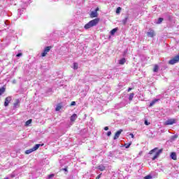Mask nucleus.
Here are the masks:
<instances>
[{"mask_svg":"<svg viewBox=\"0 0 179 179\" xmlns=\"http://www.w3.org/2000/svg\"><path fill=\"white\" fill-rule=\"evenodd\" d=\"M20 8H18V13L22 15V12L30 5V0H20L18 3Z\"/></svg>","mask_w":179,"mask_h":179,"instance_id":"1","label":"nucleus"},{"mask_svg":"<svg viewBox=\"0 0 179 179\" xmlns=\"http://www.w3.org/2000/svg\"><path fill=\"white\" fill-rule=\"evenodd\" d=\"M157 148H155L150 151L149 155H150V158L152 160H156L159 156H160V154L163 152V148L157 151Z\"/></svg>","mask_w":179,"mask_h":179,"instance_id":"2","label":"nucleus"},{"mask_svg":"<svg viewBox=\"0 0 179 179\" xmlns=\"http://www.w3.org/2000/svg\"><path fill=\"white\" fill-rule=\"evenodd\" d=\"M99 22H100L99 18H95L91 21H90L87 24H86L84 27L85 30L90 29L91 27H94V26H97L99 24Z\"/></svg>","mask_w":179,"mask_h":179,"instance_id":"3","label":"nucleus"},{"mask_svg":"<svg viewBox=\"0 0 179 179\" xmlns=\"http://www.w3.org/2000/svg\"><path fill=\"white\" fill-rule=\"evenodd\" d=\"M178 61H179V55H176L173 59L169 60V64L170 65H174V64H177Z\"/></svg>","mask_w":179,"mask_h":179,"instance_id":"4","label":"nucleus"},{"mask_svg":"<svg viewBox=\"0 0 179 179\" xmlns=\"http://www.w3.org/2000/svg\"><path fill=\"white\" fill-rule=\"evenodd\" d=\"M50 50H51V46L46 47L44 49L43 52L41 54L42 57H45V55H47L48 52H50Z\"/></svg>","mask_w":179,"mask_h":179,"instance_id":"5","label":"nucleus"},{"mask_svg":"<svg viewBox=\"0 0 179 179\" xmlns=\"http://www.w3.org/2000/svg\"><path fill=\"white\" fill-rule=\"evenodd\" d=\"M176 124V119H169L165 122V125H173Z\"/></svg>","mask_w":179,"mask_h":179,"instance_id":"6","label":"nucleus"},{"mask_svg":"<svg viewBox=\"0 0 179 179\" xmlns=\"http://www.w3.org/2000/svg\"><path fill=\"white\" fill-rule=\"evenodd\" d=\"M10 101H12V97L11 96L6 97L4 102L5 107H8Z\"/></svg>","mask_w":179,"mask_h":179,"instance_id":"7","label":"nucleus"},{"mask_svg":"<svg viewBox=\"0 0 179 179\" xmlns=\"http://www.w3.org/2000/svg\"><path fill=\"white\" fill-rule=\"evenodd\" d=\"M148 37H155V31L153 29H149L147 32Z\"/></svg>","mask_w":179,"mask_h":179,"instance_id":"8","label":"nucleus"},{"mask_svg":"<svg viewBox=\"0 0 179 179\" xmlns=\"http://www.w3.org/2000/svg\"><path fill=\"white\" fill-rule=\"evenodd\" d=\"M122 129H120L119 131H117L115 133L113 139H114V140L118 139V138H120V135H121V133H122Z\"/></svg>","mask_w":179,"mask_h":179,"instance_id":"9","label":"nucleus"},{"mask_svg":"<svg viewBox=\"0 0 179 179\" xmlns=\"http://www.w3.org/2000/svg\"><path fill=\"white\" fill-rule=\"evenodd\" d=\"M76 118H78V115H76V113L73 114L71 117H70V121H71V122H73L75 121H76Z\"/></svg>","mask_w":179,"mask_h":179,"instance_id":"10","label":"nucleus"},{"mask_svg":"<svg viewBox=\"0 0 179 179\" xmlns=\"http://www.w3.org/2000/svg\"><path fill=\"white\" fill-rule=\"evenodd\" d=\"M20 106V100L16 99L15 103H13L14 108H17Z\"/></svg>","mask_w":179,"mask_h":179,"instance_id":"11","label":"nucleus"},{"mask_svg":"<svg viewBox=\"0 0 179 179\" xmlns=\"http://www.w3.org/2000/svg\"><path fill=\"white\" fill-rule=\"evenodd\" d=\"M99 16V14L96 13V11H92L90 13V17H97Z\"/></svg>","mask_w":179,"mask_h":179,"instance_id":"12","label":"nucleus"},{"mask_svg":"<svg viewBox=\"0 0 179 179\" xmlns=\"http://www.w3.org/2000/svg\"><path fill=\"white\" fill-rule=\"evenodd\" d=\"M160 99H154L152 100L150 103V107H153V106H155V104H156V103H157V101H159Z\"/></svg>","mask_w":179,"mask_h":179,"instance_id":"13","label":"nucleus"},{"mask_svg":"<svg viewBox=\"0 0 179 179\" xmlns=\"http://www.w3.org/2000/svg\"><path fill=\"white\" fill-rule=\"evenodd\" d=\"M171 159H172V160H176L177 159V154H176V152H171Z\"/></svg>","mask_w":179,"mask_h":179,"instance_id":"14","label":"nucleus"},{"mask_svg":"<svg viewBox=\"0 0 179 179\" xmlns=\"http://www.w3.org/2000/svg\"><path fill=\"white\" fill-rule=\"evenodd\" d=\"M62 108V103H58L56 106L55 111H59Z\"/></svg>","mask_w":179,"mask_h":179,"instance_id":"15","label":"nucleus"},{"mask_svg":"<svg viewBox=\"0 0 179 179\" xmlns=\"http://www.w3.org/2000/svg\"><path fill=\"white\" fill-rule=\"evenodd\" d=\"M97 169L98 170H100V171H104V170H106V166L103 165H99Z\"/></svg>","mask_w":179,"mask_h":179,"instance_id":"16","label":"nucleus"},{"mask_svg":"<svg viewBox=\"0 0 179 179\" xmlns=\"http://www.w3.org/2000/svg\"><path fill=\"white\" fill-rule=\"evenodd\" d=\"M117 31H118V28H114L113 29H112L110 31L111 36H114V34H115V33H117Z\"/></svg>","mask_w":179,"mask_h":179,"instance_id":"17","label":"nucleus"},{"mask_svg":"<svg viewBox=\"0 0 179 179\" xmlns=\"http://www.w3.org/2000/svg\"><path fill=\"white\" fill-rule=\"evenodd\" d=\"M125 62H127V60L125 59V58H122L120 60H119L120 65H124V64H125Z\"/></svg>","mask_w":179,"mask_h":179,"instance_id":"18","label":"nucleus"},{"mask_svg":"<svg viewBox=\"0 0 179 179\" xmlns=\"http://www.w3.org/2000/svg\"><path fill=\"white\" fill-rule=\"evenodd\" d=\"M177 138H178V135H177V134L172 136L171 137V142H174V141H176V139H177Z\"/></svg>","mask_w":179,"mask_h":179,"instance_id":"19","label":"nucleus"},{"mask_svg":"<svg viewBox=\"0 0 179 179\" xmlns=\"http://www.w3.org/2000/svg\"><path fill=\"white\" fill-rule=\"evenodd\" d=\"M33 152H34V150H33V148H31L29 150H27L25 151V155H30V153H33Z\"/></svg>","mask_w":179,"mask_h":179,"instance_id":"20","label":"nucleus"},{"mask_svg":"<svg viewBox=\"0 0 179 179\" xmlns=\"http://www.w3.org/2000/svg\"><path fill=\"white\" fill-rule=\"evenodd\" d=\"M134 96H135L134 93H131L129 96V101H132L133 99H134Z\"/></svg>","mask_w":179,"mask_h":179,"instance_id":"21","label":"nucleus"},{"mask_svg":"<svg viewBox=\"0 0 179 179\" xmlns=\"http://www.w3.org/2000/svg\"><path fill=\"white\" fill-rule=\"evenodd\" d=\"M127 22H128V16H127L124 20H122V22L124 25H126Z\"/></svg>","mask_w":179,"mask_h":179,"instance_id":"22","label":"nucleus"},{"mask_svg":"<svg viewBox=\"0 0 179 179\" xmlns=\"http://www.w3.org/2000/svg\"><path fill=\"white\" fill-rule=\"evenodd\" d=\"M40 144H36V145H35L33 148H32V149L34 150V152H35V150H37V149H38V148H40Z\"/></svg>","mask_w":179,"mask_h":179,"instance_id":"23","label":"nucleus"},{"mask_svg":"<svg viewBox=\"0 0 179 179\" xmlns=\"http://www.w3.org/2000/svg\"><path fill=\"white\" fill-rule=\"evenodd\" d=\"M159 71V66L157 64H155L154 66L153 71L154 72H157Z\"/></svg>","mask_w":179,"mask_h":179,"instance_id":"24","label":"nucleus"},{"mask_svg":"<svg viewBox=\"0 0 179 179\" xmlns=\"http://www.w3.org/2000/svg\"><path fill=\"white\" fill-rule=\"evenodd\" d=\"M5 93V87L0 88V96H2Z\"/></svg>","mask_w":179,"mask_h":179,"instance_id":"25","label":"nucleus"},{"mask_svg":"<svg viewBox=\"0 0 179 179\" xmlns=\"http://www.w3.org/2000/svg\"><path fill=\"white\" fill-rule=\"evenodd\" d=\"M164 19L162 17H159L157 20V22H156L157 24H160V23H162V22H163Z\"/></svg>","mask_w":179,"mask_h":179,"instance_id":"26","label":"nucleus"},{"mask_svg":"<svg viewBox=\"0 0 179 179\" xmlns=\"http://www.w3.org/2000/svg\"><path fill=\"white\" fill-rule=\"evenodd\" d=\"M79 68V64L78 63H73V69H78Z\"/></svg>","mask_w":179,"mask_h":179,"instance_id":"27","label":"nucleus"},{"mask_svg":"<svg viewBox=\"0 0 179 179\" xmlns=\"http://www.w3.org/2000/svg\"><path fill=\"white\" fill-rule=\"evenodd\" d=\"M124 146H125L126 149H129V146H131V143H125Z\"/></svg>","mask_w":179,"mask_h":179,"instance_id":"28","label":"nucleus"},{"mask_svg":"<svg viewBox=\"0 0 179 179\" xmlns=\"http://www.w3.org/2000/svg\"><path fill=\"white\" fill-rule=\"evenodd\" d=\"M30 124H31V120H27V121L26 122V123H25V124H26L27 126L30 125Z\"/></svg>","mask_w":179,"mask_h":179,"instance_id":"29","label":"nucleus"},{"mask_svg":"<svg viewBox=\"0 0 179 179\" xmlns=\"http://www.w3.org/2000/svg\"><path fill=\"white\" fill-rule=\"evenodd\" d=\"M121 12V7H118L116 10V13H120Z\"/></svg>","mask_w":179,"mask_h":179,"instance_id":"30","label":"nucleus"},{"mask_svg":"<svg viewBox=\"0 0 179 179\" xmlns=\"http://www.w3.org/2000/svg\"><path fill=\"white\" fill-rule=\"evenodd\" d=\"M144 179H152V176L148 175L144 178Z\"/></svg>","mask_w":179,"mask_h":179,"instance_id":"31","label":"nucleus"},{"mask_svg":"<svg viewBox=\"0 0 179 179\" xmlns=\"http://www.w3.org/2000/svg\"><path fill=\"white\" fill-rule=\"evenodd\" d=\"M55 174L54 173H52V174H50V175H49L48 176V178L50 179V178H52V177H55Z\"/></svg>","mask_w":179,"mask_h":179,"instance_id":"32","label":"nucleus"},{"mask_svg":"<svg viewBox=\"0 0 179 179\" xmlns=\"http://www.w3.org/2000/svg\"><path fill=\"white\" fill-rule=\"evenodd\" d=\"M22 55H23V54L20 52L16 55V57H22Z\"/></svg>","mask_w":179,"mask_h":179,"instance_id":"33","label":"nucleus"},{"mask_svg":"<svg viewBox=\"0 0 179 179\" xmlns=\"http://www.w3.org/2000/svg\"><path fill=\"white\" fill-rule=\"evenodd\" d=\"M71 106H76V102L72 101Z\"/></svg>","mask_w":179,"mask_h":179,"instance_id":"34","label":"nucleus"},{"mask_svg":"<svg viewBox=\"0 0 179 179\" xmlns=\"http://www.w3.org/2000/svg\"><path fill=\"white\" fill-rule=\"evenodd\" d=\"M108 157H113V152H109Z\"/></svg>","mask_w":179,"mask_h":179,"instance_id":"35","label":"nucleus"},{"mask_svg":"<svg viewBox=\"0 0 179 179\" xmlns=\"http://www.w3.org/2000/svg\"><path fill=\"white\" fill-rule=\"evenodd\" d=\"M107 136H111V131H108Z\"/></svg>","mask_w":179,"mask_h":179,"instance_id":"36","label":"nucleus"},{"mask_svg":"<svg viewBox=\"0 0 179 179\" xmlns=\"http://www.w3.org/2000/svg\"><path fill=\"white\" fill-rule=\"evenodd\" d=\"M101 177V174H99L97 176V177L96 178V179H100Z\"/></svg>","mask_w":179,"mask_h":179,"instance_id":"37","label":"nucleus"},{"mask_svg":"<svg viewBox=\"0 0 179 179\" xmlns=\"http://www.w3.org/2000/svg\"><path fill=\"white\" fill-rule=\"evenodd\" d=\"M145 125H149L150 123L148 122V120H145L144 122Z\"/></svg>","mask_w":179,"mask_h":179,"instance_id":"38","label":"nucleus"},{"mask_svg":"<svg viewBox=\"0 0 179 179\" xmlns=\"http://www.w3.org/2000/svg\"><path fill=\"white\" fill-rule=\"evenodd\" d=\"M104 131H108V127H104Z\"/></svg>","mask_w":179,"mask_h":179,"instance_id":"39","label":"nucleus"},{"mask_svg":"<svg viewBox=\"0 0 179 179\" xmlns=\"http://www.w3.org/2000/svg\"><path fill=\"white\" fill-rule=\"evenodd\" d=\"M99 7H97V8L95 9L94 11L97 13V12H99Z\"/></svg>","mask_w":179,"mask_h":179,"instance_id":"40","label":"nucleus"},{"mask_svg":"<svg viewBox=\"0 0 179 179\" xmlns=\"http://www.w3.org/2000/svg\"><path fill=\"white\" fill-rule=\"evenodd\" d=\"M130 136H131L132 138H135V136H134L133 134H130Z\"/></svg>","mask_w":179,"mask_h":179,"instance_id":"41","label":"nucleus"},{"mask_svg":"<svg viewBox=\"0 0 179 179\" xmlns=\"http://www.w3.org/2000/svg\"><path fill=\"white\" fill-rule=\"evenodd\" d=\"M131 90H132V88L129 87V88H128V90H127V92H129Z\"/></svg>","mask_w":179,"mask_h":179,"instance_id":"42","label":"nucleus"},{"mask_svg":"<svg viewBox=\"0 0 179 179\" xmlns=\"http://www.w3.org/2000/svg\"><path fill=\"white\" fill-rule=\"evenodd\" d=\"M63 170H64V171H68V169H66V168L63 169Z\"/></svg>","mask_w":179,"mask_h":179,"instance_id":"43","label":"nucleus"},{"mask_svg":"<svg viewBox=\"0 0 179 179\" xmlns=\"http://www.w3.org/2000/svg\"><path fill=\"white\" fill-rule=\"evenodd\" d=\"M7 22H8V21H6V22H5V24H6Z\"/></svg>","mask_w":179,"mask_h":179,"instance_id":"44","label":"nucleus"},{"mask_svg":"<svg viewBox=\"0 0 179 179\" xmlns=\"http://www.w3.org/2000/svg\"><path fill=\"white\" fill-rule=\"evenodd\" d=\"M128 50H125L124 52H127Z\"/></svg>","mask_w":179,"mask_h":179,"instance_id":"45","label":"nucleus"},{"mask_svg":"<svg viewBox=\"0 0 179 179\" xmlns=\"http://www.w3.org/2000/svg\"><path fill=\"white\" fill-rule=\"evenodd\" d=\"M178 108H179V106H178Z\"/></svg>","mask_w":179,"mask_h":179,"instance_id":"46","label":"nucleus"}]
</instances>
